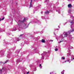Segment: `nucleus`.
<instances>
[{
	"label": "nucleus",
	"mask_w": 74,
	"mask_h": 74,
	"mask_svg": "<svg viewBox=\"0 0 74 74\" xmlns=\"http://www.w3.org/2000/svg\"><path fill=\"white\" fill-rule=\"evenodd\" d=\"M62 42V41H60L59 43H60V42Z\"/></svg>",
	"instance_id": "obj_32"
},
{
	"label": "nucleus",
	"mask_w": 74,
	"mask_h": 74,
	"mask_svg": "<svg viewBox=\"0 0 74 74\" xmlns=\"http://www.w3.org/2000/svg\"><path fill=\"white\" fill-rule=\"evenodd\" d=\"M39 67H40V69H42V66H40H40H39Z\"/></svg>",
	"instance_id": "obj_20"
},
{
	"label": "nucleus",
	"mask_w": 74,
	"mask_h": 74,
	"mask_svg": "<svg viewBox=\"0 0 74 74\" xmlns=\"http://www.w3.org/2000/svg\"><path fill=\"white\" fill-rule=\"evenodd\" d=\"M50 74H51V73H50Z\"/></svg>",
	"instance_id": "obj_39"
},
{
	"label": "nucleus",
	"mask_w": 74,
	"mask_h": 74,
	"mask_svg": "<svg viewBox=\"0 0 74 74\" xmlns=\"http://www.w3.org/2000/svg\"><path fill=\"white\" fill-rule=\"evenodd\" d=\"M43 12H41V14H42Z\"/></svg>",
	"instance_id": "obj_29"
},
{
	"label": "nucleus",
	"mask_w": 74,
	"mask_h": 74,
	"mask_svg": "<svg viewBox=\"0 0 74 74\" xmlns=\"http://www.w3.org/2000/svg\"><path fill=\"white\" fill-rule=\"evenodd\" d=\"M52 73H53V72H52Z\"/></svg>",
	"instance_id": "obj_43"
},
{
	"label": "nucleus",
	"mask_w": 74,
	"mask_h": 74,
	"mask_svg": "<svg viewBox=\"0 0 74 74\" xmlns=\"http://www.w3.org/2000/svg\"><path fill=\"white\" fill-rule=\"evenodd\" d=\"M73 59L74 60V58H73Z\"/></svg>",
	"instance_id": "obj_41"
},
{
	"label": "nucleus",
	"mask_w": 74,
	"mask_h": 74,
	"mask_svg": "<svg viewBox=\"0 0 74 74\" xmlns=\"http://www.w3.org/2000/svg\"><path fill=\"white\" fill-rule=\"evenodd\" d=\"M70 55H71V53H68L67 54L68 56H70Z\"/></svg>",
	"instance_id": "obj_7"
},
{
	"label": "nucleus",
	"mask_w": 74,
	"mask_h": 74,
	"mask_svg": "<svg viewBox=\"0 0 74 74\" xmlns=\"http://www.w3.org/2000/svg\"><path fill=\"white\" fill-rule=\"evenodd\" d=\"M67 62V61H64V63H66Z\"/></svg>",
	"instance_id": "obj_26"
},
{
	"label": "nucleus",
	"mask_w": 74,
	"mask_h": 74,
	"mask_svg": "<svg viewBox=\"0 0 74 74\" xmlns=\"http://www.w3.org/2000/svg\"><path fill=\"white\" fill-rule=\"evenodd\" d=\"M58 28H60V27H59V26H58Z\"/></svg>",
	"instance_id": "obj_34"
},
{
	"label": "nucleus",
	"mask_w": 74,
	"mask_h": 74,
	"mask_svg": "<svg viewBox=\"0 0 74 74\" xmlns=\"http://www.w3.org/2000/svg\"><path fill=\"white\" fill-rule=\"evenodd\" d=\"M45 53H47V52H45Z\"/></svg>",
	"instance_id": "obj_42"
},
{
	"label": "nucleus",
	"mask_w": 74,
	"mask_h": 74,
	"mask_svg": "<svg viewBox=\"0 0 74 74\" xmlns=\"http://www.w3.org/2000/svg\"><path fill=\"white\" fill-rule=\"evenodd\" d=\"M23 36V34L21 35L20 36V37H21V36Z\"/></svg>",
	"instance_id": "obj_24"
},
{
	"label": "nucleus",
	"mask_w": 74,
	"mask_h": 74,
	"mask_svg": "<svg viewBox=\"0 0 74 74\" xmlns=\"http://www.w3.org/2000/svg\"><path fill=\"white\" fill-rule=\"evenodd\" d=\"M58 50V49L57 48L56 49H55V51H57Z\"/></svg>",
	"instance_id": "obj_13"
},
{
	"label": "nucleus",
	"mask_w": 74,
	"mask_h": 74,
	"mask_svg": "<svg viewBox=\"0 0 74 74\" xmlns=\"http://www.w3.org/2000/svg\"><path fill=\"white\" fill-rule=\"evenodd\" d=\"M41 66H41V64H40L39 67H41Z\"/></svg>",
	"instance_id": "obj_23"
},
{
	"label": "nucleus",
	"mask_w": 74,
	"mask_h": 74,
	"mask_svg": "<svg viewBox=\"0 0 74 74\" xmlns=\"http://www.w3.org/2000/svg\"><path fill=\"white\" fill-rule=\"evenodd\" d=\"M70 23H71V25L74 24V22H73V21H71Z\"/></svg>",
	"instance_id": "obj_8"
},
{
	"label": "nucleus",
	"mask_w": 74,
	"mask_h": 74,
	"mask_svg": "<svg viewBox=\"0 0 74 74\" xmlns=\"http://www.w3.org/2000/svg\"><path fill=\"white\" fill-rule=\"evenodd\" d=\"M50 41H51V42H53V40H50Z\"/></svg>",
	"instance_id": "obj_21"
},
{
	"label": "nucleus",
	"mask_w": 74,
	"mask_h": 74,
	"mask_svg": "<svg viewBox=\"0 0 74 74\" xmlns=\"http://www.w3.org/2000/svg\"><path fill=\"white\" fill-rule=\"evenodd\" d=\"M49 13V12L48 10H47L45 12V14H48Z\"/></svg>",
	"instance_id": "obj_5"
},
{
	"label": "nucleus",
	"mask_w": 74,
	"mask_h": 74,
	"mask_svg": "<svg viewBox=\"0 0 74 74\" xmlns=\"http://www.w3.org/2000/svg\"><path fill=\"white\" fill-rule=\"evenodd\" d=\"M4 17H3L2 19H1V21H3V20H4Z\"/></svg>",
	"instance_id": "obj_17"
},
{
	"label": "nucleus",
	"mask_w": 74,
	"mask_h": 74,
	"mask_svg": "<svg viewBox=\"0 0 74 74\" xmlns=\"http://www.w3.org/2000/svg\"><path fill=\"white\" fill-rule=\"evenodd\" d=\"M2 69H5L4 68H3Z\"/></svg>",
	"instance_id": "obj_38"
},
{
	"label": "nucleus",
	"mask_w": 74,
	"mask_h": 74,
	"mask_svg": "<svg viewBox=\"0 0 74 74\" xmlns=\"http://www.w3.org/2000/svg\"><path fill=\"white\" fill-rule=\"evenodd\" d=\"M71 10L70 9H69V12H71Z\"/></svg>",
	"instance_id": "obj_18"
},
{
	"label": "nucleus",
	"mask_w": 74,
	"mask_h": 74,
	"mask_svg": "<svg viewBox=\"0 0 74 74\" xmlns=\"http://www.w3.org/2000/svg\"><path fill=\"white\" fill-rule=\"evenodd\" d=\"M69 60H68L67 61V62H69Z\"/></svg>",
	"instance_id": "obj_31"
},
{
	"label": "nucleus",
	"mask_w": 74,
	"mask_h": 74,
	"mask_svg": "<svg viewBox=\"0 0 74 74\" xmlns=\"http://www.w3.org/2000/svg\"><path fill=\"white\" fill-rule=\"evenodd\" d=\"M61 59H62L64 60L65 59V58H64V57H62L61 58Z\"/></svg>",
	"instance_id": "obj_10"
},
{
	"label": "nucleus",
	"mask_w": 74,
	"mask_h": 74,
	"mask_svg": "<svg viewBox=\"0 0 74 74\" xmlns=\"http://www.w3.org/2000/svg\"><path fill=\"white\" fill-rule=\"evenodd\" d=\"M8 62V61H7L5 62L4 63H7V62Z\"/></svg>",
	"instance_id": "obj_22"
},
{
	"label": "nucleus",
	"mask_w": 74,
	"mask_h": 74,
	"mask_svg": "<svg viewBox=\"0 0 74 74\" xmlns=\"http://www.w3.org/2000/svg\"><path fill=\"white\" fill-rule=\"evenodd\" d=\"M46 2H48L49 1V0H46Z\"/></svg>",
	"instance_id": "obj_16"
},
{
	"label": "nucleus",
	"mask_w": 74,
	"mask_h": 74,
	"mask_svg": "<svg viewBox=\"0 0 74 74\" xmlns=\"http://www.w3.org/2000/svg\"><path fill=\"white\" fill-rule=\"evenodd\" d=\"M21 22H23V21H21L20 20L19 21H18V25L20 26V27H23V29H26V28H27V24H24L23 25H21V24H19V23H21Z\"/></svg>",
	"instance_id": "obj_2"
},
{
	"label": "nucleus",
	"mask_w": 74,
	"mask_h": 74,
	"mask_svg": "<svg viewBox=\"0 0 74 74\" xmlns=\"http://www.w3.org/2000/svg\"><path fill=\"white\" fill-rule=\"evenodd\" d=\"M71 18H74V17H73V16H71Z\"/></svg>",
	"instance_id": "obj_30"
},
{
	"label": "nucleus",
	"mask_w": 74,
	"mask_h": 74,
	"mask_svg": "<svg viewBox=\"0 0 74 74\" xmlns=\"http://www.w3.org/2000/svg\"><path fill=\"white\" fill-rule=\"evenodd\" d=\"M71 62V61H70L69 62V63H70Z\"/></svg>",
	"instance_id": "obj_35"
},
{
	"label": "nucleus",
	"mask_w": 74,
	"mask_h": 74,
	"mask_svg": "<svg viewBox=\"0 0 74 74\" xmlns=\"http://www.w3.org/2000/svg\"><path fill=\"white\" fill-rule=\"evenodd\" d=\"M73 60V59H71V60Z\"/></svg>",
	"instance_id": "obj_37"
},
{
	"label": "nucleus",
	"mask_w": 74,
	"mask_h": 74,
	"mask_svg": "<svg viewBox=\"0 0 74 74\" xmlns=\"http://www.w3.org/2000/svg\"><path fill=\"white\" fill-rule=\"evenodd\" d=\"M42 59H44V56H42Z\"/></svg>",
	"instance_id": "obj_12"
},
{
	"label": "nucleus",
	"mask_w": 74,
	"mask_h": 74,
	"mask_svg": "<svg viewBox=\"0 0 74 74\" xmlns=\"http://www.w3.org/2000/svg\"><path fill=\"white\" fill-rule=\"evenodd\" d=\"M20 40V39L19 38H17V41H19Z\"/></svg>",
	"instance_id": "obj_11"
},
{
	"label": "nucleus",
	"mask_w": 74,
	"mask_h": 74,
	"mask_svg": "<svg viewBox=\"0 0 74 74\" xmlns=\"http://www.w3.org/2000/svg\"><path fill=\"white\" fill-rule=\"evenodd\" d=\"M26 21V18H25L24 19L23 21Z\"/></svg>",
	"instance_id": "obj_19"
},
{
	"label": "nucleus",
	"mask_w": 74,
	"mask_h": 74,
	"mask_svg": "<svg viewBox=\"0 0 74 74\" xmlns=\"http://www.w3.org/2000/svg\"><path fill=\"white\" fill-rule=\"evenodd\" d=\"M29 72H28L27 73V74H29Z\"/></svg>",
	"instance_id": "obj_27"
},
{
	"label": "nucleus",
	"mask_w": 74,
	"mask_h": 74,
	"mask_svg": "<svg viewBox=\"0 0 74 74\" xmlns=\"http://www.w3.org/2000/svg\"><path fill=\"white\" fill-rule=\"evenodd\" d=\"M73 31H74L73 30L71 31H69L68 32H64L63 33V34L62 35H61L60 37L62 38H64V37H67L69 34H70V33H71V32H73Z\"/></svg>",
	"instance_id": "obj_1"
},
{
	"label": "nucleus",
	"mask_w": 74,
	"mask_h": 74,
	"mask_svg": "<svg viewBox=\"0 0 74 74\" xmlns=\"http://www.w3.org/2000/svg\"><path fill=\"white\" fill-rule=\"evenodd\" d=\"M64 70H63V71H62V72H61V73L62 74H64Z\"/></svg>",
	"instance_id": "obj_9"
},
{
	"label": "nucleus",
	"mask_w": 74,
	"mask_h": 74,
	"mask_svg": "<svg viewBox=\"0 0 74 74\" xmlns=\"http://www.w3.org/2000/svg\"><path fill=\"white\" fill-rule=\"evenodd\" d=\"M42 42H43V43H45V41L44 39H42L41 40Z\"/></svg>",
	"instance_id": "obj_6"
},
{
	"label": "nucleus",
	"mask_w": 74,
	"mask_h": 74,
	"mask_svg": "<svg viewBox=\"0 0 74 74\" xmlns=\"http://www.w3.org/2000/svg\"><path fill=\"white\" fill-rule=\"evenodd\" d=\"M1 72H2V70H0V73H1Z\"/></svg>",
	"instance_id": "obj_15"
},
{
	"label": "nucleus",
	"mask_w": 74,
	"mask_h": 74,
	"mask_svg": "<svg viewBox=\"0 0 74 74\" xmlns=\"http://www.w3.org/2000/svg\"><path fill=\"white\" fill-rule=\"evenodd\" d=\"M27 26H28V25H27Z\"/></svg>",
	"instance_id": "obj_44"
},
{
	"label": "nucleus",
	"mask_w": 74,
	"mask_h": 74,
	"mask_svg": "<svg viewBox=\"0 0 74 74\" xmlns=\"http://www.w3.org/2000/svg\"><path fill=\"white\" fill-rule=\"evenodd\" d=\"M33 0L34 1V0H31L30 2V7H33V5L32 4V1H33Z\"/></svg>",
	"instance_id": "obj_4"
},
{
	"label": "nucleus",
	"mask_w": 74,
	"mask_h": 74,
	"mask_svg": "<svg viewBox=\"0 0 74 74\" xmlns=\"http://www.w3.org/2000/svg\"><path fill=\"white\" fill-rule=\"evenodd\" d=\"M68 8H71L72 7V5H71V4H69L68 5Z\"/></svg>",
	"instance_id": "obj_3"
},
{
	"label": "nucleus",
	"mask_w": 74,
	"mask_h": 74,
	"mask_svg": "<svg viewBox=\"0 0 74 74\" xmlns=\"http://www.w3.org/2000/svg\"><path fill=\"white\" fill-rule=\"evenodd\" d=\"M69 48H70V49H73L72 47H70H70H69Z\"/></svg>",
	"instance_id": "obj_14"
},
{
	"label": "nucleus",
	"mask_w": 74,
	"mask_h": 74,
	"mask_svg": "<svg viewBox=\"0 0 74 74\" xmlns=\"http://www.w3.org/2000/svg\"><path fill=\"white\" fill-rule=\"evenodd\" d=\"M58 13L60 14V11H58Z\"/></svg>",
	"instance_id": "obj_28"
},
{
	"label": "nucleus",
	"mask_w": 74,
	"mask_h": 74,
	"mask_svg": "<svg viewBox=\"0 0 74 74\" xmlns=\"http://www.w3.org/2000/svg\"><path fill=\"white\" fill-rule=\"evenodd\" d=\"M42 55H43V54H42Z\"/></svg>",
	"instance_id": "obj_40"
},
{
	"label": "nucleus",
	"mask_w": 74,
	"mask_h": 74,
	"mask_svg": "<svg viewBox=\"0 0 74 74\" xmlns=\"http://www.w3.org/2000/svg\"><path fill=\"white\" fill-rule=\"evenodd\" d=\"M16 29L14 30H13V31H16Z\"/></svg>",
	"instance_id": "obj_33"
},
{
	"label": "nucleus",
	"mask_w": 74,
	"mask_h": 74,
	"mask_svg": "<svg viewBox=\"0 0 74 74\" xmlns=\"http://www.w3.org/2000/svg\"><path fill=\"white\" fill-rule=\"evenodd\" d=\"M71 1V0H68V1Z\"/></svg>",
	"instance_id": "obj_25"
},
{
	"label": "nucleus",
	"mask_w": 74,
	"mask_h": 74,
	"mask_svg": "<svg viewBox=\"0 0 74 74\" xmlns=\"http://www.w3.org/2000/svg\"><path fill=\"white\" fill-rule=\"evenodd\" d=\"M1 21V19H0V21Z\"/></svg>",
	"instance_id": "obj_36"
}]
</instances>
